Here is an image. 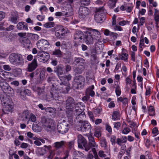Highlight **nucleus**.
<instances>
[{
	"mask_svg": "<svg viewBox=\"0 0 159 159\" xmlns=\"http://www.w3.org/2000/svg\"><path fill=\"white\" fill-rule=\"evenodd\" d=\"M49 45L48 42L44 39L39 40L36 43L37 48L40 51V52L46 50Z\"/></svg>",
	"mask_w": 159,
	"mask_h": 159,
	"instance_id": "obj_11",
	"label": "nucleus"
},
{
	"mask_svg": "<svg viewBox=\"0 0 159 159\" xmlns=\"http://www.w3.org/2000/svg\"><path fill=\"white\" fill-rule=\"evenodd\" d=\"M94 88V86L93 85L89 86L87 89V93L89 94L91 97H93L95 95V92L93 90Z\"/></svg>",
	"mask_w": 159,
	"mask_h": 159,
	"instance_id": "obj_31",
	"label": "nucleus"
},
{
	"mask_svg": "<svg viewBox=\"0 0 159 159\" xmlns=\"http://www.w3.org/2000/svg\"><path fill=\"white\" fill-rule=\"evenodd\" d=\"M2 102V115L8 114L9 112L12 113L14 107L12 101L10 99H6L3 100Z\"/></svg>",
	"mask_w": 159,
	"mask_h": 159,
	"instance_id": "obj_4",
	"label": "nucleus"
},
{
	"mask_svg": "<svg viewBox=\"0 0 159 159\" xmlns=\"http://www.w3.org/2000/svg\"><path fill=\"white\" fill-rule=\"evenodd\" d=\"M16 26L17 29L19 30H28L27 25L24 22H21L18 23Z\"/></svg>",
	"mask_w": 159,
	"mask_h": 159,
	"instance_id": "obj_27",
	"label": "nucleus"
},
{
	"mask_svg": "<svg viewBox=\"0 0 159 159\" xmlns=\"http://www.w3.org/2000/svg\"><path fill=\"white\" fill-rule=\"evenodd\" d=\"M116 16L114 15L112 18V25L113 26V28L115 31H121L123 30V29L120 26L116 25Z\"/></svg>",
	"mask_w": 159,
	"mask_h": 159,
	"instance_id": "obj_23",
	"label": "nucleus"
},
{
	"mask_svg": "<svg viewBox=\"0 0 159 159\" xmlns=\"http://www.w3.org/2000/svg\"><path fill=\"white\" fill-rule=\"evenodd\" d=\"M68 121L60 123L57 126V131L61 134L66 133L69 130L70 126L73 124V120L72 116L67 115Z\"/></svg>",
	"mask_w": 159,
	"mask_h": 159,
	"instance_id": "obj_2",
	"label": "nucleus"
},
{
	"mask_svg": "<svg viewBox=\"0 0 159 159\" xmlns=\"http://www.w3.org/2000/svg\"><path fill=\"white\" fill-rule=\"evenodd\" d=\"M101 135V131L100 129L98 128L95 129V132L94 133V135L95 137L99 138Z\"/></svg>",
	"mask_w": 159,
	"mask_h": 159,
	"instance_id": "obj_41",
	"label": "nucleus"
},
{
	"mask_svg": "<svg viewBox=\"0 0 159 159\" xmlns=\"http://www.w3.org/2000/svg\"><path fill=\"white\" fill-rule=\"evenodd\" d=\"M35 57L40 62L45 63L49 59L50 56L49 53L44 51L39 52Z\"/></svg>",
	"mask_w": 159,
	"mask_h": 159,
	"instance_id": "obj_8",
	"label": "nucleus"
},
{
	"mask_svg": "<svg viewBox=\"0 0 159 159\" xmlns=\"http://www.w3.org/2000/svg\"><path fill=\"white\" fill-rule=\"evenodd\" d=\"M126 8H125V11L127 12H129L131 11L132 9V7L129 5V4H125Z\"/></svg>",
	"mask_w": 159,
	"mask_h": 159,
	"instance_id": "obj_56",
	"label": "nucleus"
},
{
	"mask_svg": "<svg viewBox=\"0 0 159 159\" xmlns=\"http://www.w3.org/2000/svg\"><path fill=\"white\" fill-rule=\"evenodd\" d=\"M84 33L86 34H92L94 35H99L100 33L96 29H92L91 28H86L85 31Z\"/></svg>",
	"mask_w": 159,
	"mask_h": 159,
	"instance_id": "obj_22",
	"label": "nucleus"
},
{
	"mask_svg": "<svg viewBox=\"0 0 159 159\" xmlns=\"http://www.w3.org/2000/svg\"><path fill=\"white\" fill-rule=\"evenodd\" d=\"M88 145L89 146L90 148L91 147H92L93 148L92 149V151L94 155H97V152L95 149L97 147L98 145L96 143L94 140L89 142V145L88 144Z\"/></svg>",
	"mask_w": 159,
	"mask_h": 159,
	"instance_id": "obj_26",
	"label": "nucleus"
},
{
	"mask_svg": "<svg viewBox=\"0 0 159 159\" xmlns=\"http://www.w3.org/2000/svg\"><path fill=\"white\" fill-rule=\"evenodd\" d=\"M45 130L48 131L54 130L56 127L54 121L52 119L43 117L41 118V124Z\"/></svg>",
	"mask_w": 159,
	"mask_h": 159,
	"instance_id": "obj_3",
	"label": "nucleus"
},
{
	"mask_svg": "<svg viewBox=\"0 0 159 159\" xmlns=\"http://www.w3.org/2000/svg\"><path fill=\"white\" fill-rule=\"evenodd\" d=\"M120 59L125 61H127L128 58V55L126 53H122L119 56Z\"/></svg>",
	"mask_w": 159,
	"mask_h": 159,
	"instance_id": "obj_38",
	"label": "nucleus"
},
{
	"mask_svg": "<svg viewBox=\"0 0 159 159\" xmlns=\"http://www.w3.org/2000/svg\"><path fill=\"white\" fill-rule=\"evenodd\" d=\"M89 0H80V1L81 5H88L89 4Z\"/></svg>",
	"mask_w": 159,
	"mask_h": 159,
	"instance_id": "obj_50",
	"label": "nucleus"
},
{
	"mask_svg": "<svg viewBox=\"0 0 159 159\" xmlns=\"http://www.w3.org/2000/svg\"><path fill=\"white\" fill-rule=\"evenodd\" d=\"M116 138L114 136H111V142L112 144L113 145L115 143Z\"/></svg>",
	"mask_w": 159,
	"mask_h": 159,
	"instance_id": "obj_63",
	"label": "nucleus"
},
{
	"mask_svg": "<svg viewBox=\"0 0 159 159\" xmlns=\"http://www.w3.org/2000/svg\"><path fill=\"white\" fill-rule=\"evenodd\" d=\"M19 16L17 13L16 12L13 11L11 12L9 20L12 23L16 24L17 23V20Z\"/></svg>",
	"mask_w": 159,
	"mask_h": 159,
	"instance_id": "obj_19",
	"label": "nucleus"
},
{
	"mask_svg": "<svg viewBox=\"0 0 159 159\" xmlns=\"http://www.w3.org/2000/svg\"><path fill=\"white\" fill-rule=\"evenodd\" d=\"M74 100L71 97H69L66 100V108L67 115L72 116L73 111V106L74 104Z\"/></svg>",
	"mask_w": 159,
	"mask_h": 159,
	"instance_id": "obj_9",
	"label": "nucleus"
},
{
	"mask_svg": "<svg viewBox=\"0 0 159 159\" xmlns=\"http://www.w3.org/2000/svg\"><path fill=\"white\" fill-rule=\"evenodd\" d=\"M114 126V128H116L117 130L119 129L121 125V123L119 122H115L113 123Z\"/></svg>",
	"mask_w": 159,
	"mask_h": 159,
	"instance_id": "obj_47",
	"label": "nucleus"
},
{
	"mask_svg": "<svg viewBox=\"0 0 159 159\" xmlns=\"http://www.w3.org/2000/svg\"><path fill=\"white\" fill-rule=\"evenodd\" d=\"M3 68L4 70L7 71H10L11 69L10 66L7 65H4L3 66Z\"/></svg>",
	"mask_w": 159,
	"mask_h": 159,
	"instance_id": "obj_64",
	"label": "nucleus"
},
{
	"mask_svg": "<svg viewBox=\"0 0 159 159\" xmlns=\"http://www.w3.org/2000/svg\"><path fill=\"white\" fill-rule=\"evenodd\" d=\"M29 122L31 121L32 122H35L36 120V117L35 115L33 113H30L29 116Z\"/></svg>",
	"mask_w": 159,
	"mask_h": 159,
	"instance_id": "obj_44",
	"label": "nucleus"
},
{
	"mask_svg": "<svg viewBox=\"0 0 159 159\" xmlns=\"http://www.w3.org/2000/svg\"><path fill=\"white\" fill-rule=\"evenodd\" d=\"M55 32V36L58 38L60 39L67 33V30L62 26H59Z\"/></svg>",
	"mask_w": 159,
	"mask_h": 159,
	"instance_id": "obj_12",
	"label": "nucleus"
},
{
	"mask_svg": "<svg viewBox=\"0 0 159 159\" xmlns=\"http://www.w3.org/2000/svg\"><path fill=\"white\" fill-rule=\"evenodd\" d=\"M30 114L29 111L25 110L20 114V116L23 120L26 121L28 124L29 122V116Z\"/></svg>",
	"mask_w": 159,
	"mask_h": 159,
	"instance_id": "obj_20",
	"label": "nucleus"
},
{
	"mask_svg": "<svg viewBox=\"0 0 159 159\" xmlns=\"http://www.w3.org/2000/svg\"><path fill=\"white\" fill-rule=\"evenodd\" d=\"M121 66L120 63H118L116 65V67L114 70V71L118 73L120 71V70H119V69H120Z\"/></svg>",
	"mask_w": 159,
	"mask_h": 159,
	"instance_id": "obj_57",
	"label": "nucleus"
},
{
	"mask_svg": "<svg viewBox=\"0 0 159 159\" xmlns=\"http://www.w3.org/2000/svg\"><path fill=\"white\" fill-rule=\"evenodd\" d=\"M30 36L33 40H36L38 39L39 36L37 34H30Z\"/></svg>",
	"mask_w": 159,
	"mask_h": 159,
	"instance_id": "obj_49",
	"label": "nucleus"
},
{
	"mask_svg": "<svg viewBox=\"0 0 159 159\" xmlns=\"http://www.w3.org/2000/svg\"><path fill=\"white\" fill-rule=\"evenodd\" d=\"M111 32L109 31L108 30L105 29L104 31V34L106 36L110 35L111 33Z\"/></svg>",
	"mask_w": 159,
	"mask_h": 159,
	"instance_id": "obj_60",
	"label": "nucleus"
},
{
	"mask_svg": "<svg viewBox=\"0 0 159 159\" xmlns=\"http://www.w3.org/2000/svg\"><path fill=\"white\" fill-rule=\"evenodd\" d=\"M84 155L81 152L74 150L73 152V159H80L83 157Z\"/></svg>",
	"mask_w": 159,
	"mask_h": 159,
	"instance_id": "obj_24",
	"label": "nucleus"
},
{
	"mask_svg": "<svg viewBox=\"0 0 159 159\" xmlns=\"http://www.w3.org/2000/svg\"><path fill=\"white\" fill-rule=\"evenodd\" d=\"M89 9L86 7H81L79 9V15L82 18H84L87 16L89 13Z\"/></svg>",
	"mask_w": 159,
	"mask_h": 159,
	"instance_id": "obj_17",
	"label": "nucleus"
},
{
	"mask_svg": "<svg viewBox=\"0 0 159 159\" xmlns=\"http://www.w3.org/2000/svg\"><path fill=\"white\" fill-rule=\"evenodd\" d=\"M54 24L53 22L46 23L43 25V26L45 28H51L54 27Z\"/></svg>",
	"mask_w": 159,
	"mask_h": 159,
	"instance_id": "obj_45",
	"label": "nucleus"
},
{
	"mask_svg": "<svg viewBox=\"0 0 159 159\" xmlns=\"http://www.w3.org/2000/svg\"><path fill=\"white\" fill-rule=\"evenodd\" d=\"M117 0H110L108 2V5L110 8H113L116 6Z\"/></svg>",
	"mask_w": 159,
	"mask_h": 159,
	"instance_id": "obj_36",
	"label": "nucleus"
},
{
	"mask_svg": "<svg viewBox=\"0 0 159 159\" xmlns=\"http://www.w3.org/2000/svg\"><path fill=\"white\" fill-rule=\"evenodd\" d=\"M71 76L69 75L64 76H59V79L61 81L63 84H61L60 86L58 87L52 88V92H51L52 97L55 100H58V98L59 97V93H66L69 90L70 87L69 81L71 80Z\"/></svg>",
	"mask_w": 159,
	"mask_h": 159,
	"instance_id": "obj_1",
	"label": "nucleus"
},
{
	"mask_svg": "<svg viewBox=\"0 0 159 159\" xmlns=\"http://www.w3.org/2000/svg\"><path fill=\"white\" fill-rule=\"evenodd\" d=\"M145 22V18L144 17H142L139 19V23L140 25H142Z\"/></svg>",
	"mask_w": 159,
	"mask_h": 159,
	"instance_id": "obj_61",
	"label": "nucleus"
},
{
	"mask_svg": "<svg viewBox=\"0 0 159 159\" xmlns=\"http://www.w3.org/2000/svg\"><path fill=\"white\" fill-rule=\"evenodd\" d=\"M154 20L156 22L159 21V11L157 9H154Z\"/></svg>",
	"mask_w": 159,
	"mask_h": 159,
	"instance_id": "obj_37",
	"label": "nucleus"
},
{
	"mask_svg": "<svg viewBox=\"0 0 159 159\" xmlns=\"http://www.w3.org/2000/svg\"><path fill=\"white\" fill-rule=\"evenodd\" d=\"M52 54L56 56L57 57H60L62 55L61 52L59 49L55 50L53 52Z\"/></svg>",
	"mask_w": 159,
	"mask_h": 159,
	"instance_id": "obj_43",
	"label": "nucleus"
},
{
	"mask_svg": "<svg viewBox=\"0 0 159 159\" xmlns=\"http://www.w3.org/2000/svg\"><path fill=\"white\" fill-rule=\"evenodd\" d=\"M33 139L34 140V143L37 146H40L41 145V143L40 142V139H39L36 137H33Z\"/></svg>",
	"mask_w": 159,
	"mask_h": 159,
	"instance_id": "obj_40",
	"label": "nucleus"
},
{
	"mask_svg": "<svg viewBox=\"0 0 159 159\" xmlns=\"http://www.w3.org/2000/svg\"><path fill=\"white\" fill-rule=\"evenodd\" d=\"M8 152L9 154V159H12L13 158V156L16 153V152L12 149H10Z\"/></svg>",
	"mask_w": 159,
	"mask_h": 159,
	"instance_id": "obj_51",
	"label": "nucleus"
},
{
	"mask_svg": "<svg viewBox=\"0 0 159 159\" xmlns=\"http://www.w3.org/2000/svg\"><path fill=\"white\" fill-rule=\"evenodd\" d=\"M83 33L81 31H77L75 34L74 39L75 40H79V39L81 40L83 39Z\"/></svg>",
	"mask_w": 159,
	"mask_h": 159,
	"instance_id": "obj_32",
	"label": "nucleus"
},
{
	"mask_svg": "<svg viewBox=\"0 0 159 159\" xmlns=\"http://www.w3.org/2000/svg\"><path fill=\"white\" fill-rule=\"evenodd\" d=\"M88 137L89 140V142L94 140L92 134L91 133L88 134Z\"/></svg>",
	"mask_w": 159,
	"mask_h": 159,
	"instance_id": "obj_62",
	"label": "nucleus"
},
{
	"mask_svg": "<svg viewBox=\"0 0 159 159\" xmlns=\"http://www.w3.org/2000/svg\"><path fill=\"white\" fill-rule=\"evenodd\" d=\"M122 133L124 134H127L130 131V129L128 127H125L121 130Z\"/></svg>",
	"mask_w": 159,
	"mask_h": 159,
	"instance_id": "obj_46",
	"label": "nucleus"
},
{
	"mask_svg": "<svg viewBox=\"0 0 159 159\" xmlns=\"http://www.w3.org/2000/svg\"><path fill=\"white\" fill-rule=\"evenodd\" d=\"M85 43L87 44H92L93 43V39L91 34H85Z\"/></svg>",
	"mask_w": 159,
	"mask_h": 159,
	"instance_id": "obj_25",
	"label": "nucleus"
},
{
	"mask_svg": "<svg viewBox=\"0 0 159 159\" xmlns=\"http://www.w3.org/2000/svg\"><path fill=\"white\" fill-rule=\"evenodd\" d=\"M115 93L117 96H119L121 93V90L120 87L119 85H117L115 88Z\"/></svg>",
	"mask_w": 159,
	"mask_h": 159,
	"instance_id": "obj_42",
	"label": "nucleus"
},
{
	"mask_svg": "<svg viewBox=\"0 0 159 159\" xmlns=\"http://www.w3.org/2000/svg\"><path fill=\"white\" fill-rule=\"evenodd\" d=\"M16 92L17 93L19 94L20 97L22 99H24L25 97L22 94V91L20 88H18L17 89Z\"/></svg>",
	"mask_w": 159,
	"mask_h": 159,
	"instance_id": "obj_48",
	"label": "nucleus"
},
{
	"mask_svg": "<svg viewBox=\"0 0 159 159\" xmlns=\"http://www.w3.org/2000/svg\"><path fill=\"white\" fill-rule=\"evenodd\" d=\"M148 113L149 115L152 116L155 115V112L154 107L152 106H150L148 108Z\"/></svg>",
	"mask_w": 159,
	"mask_h": 159,
	"instance_id": "obj_34",
	"label": "nucleus"
},
{
	"mask_svg": "<svg viewBox=\"0 0 159 159\" xmlns=\"http://www.w3.org/2000/svg\"><path fill=\"white\" fill-rule=\"evenodd\" d=\"M38 63L36 58H34L30 63H29L27 67V71L31 72L34 70L38 67Z\"/></svg>",
	"mask_w": 159,
	"mask_h": 159,
	"instance_id": "obj_14",
	"label": "nucleus"
},
{
	"mask_svg": "<svg viewBox=\"0 0 159 159\" xmlns=\"http://www.w3.org/2000/svg\"><path fill=\"white\" fill-rule=\"evenodd\" d=\"M65 142L64 141L57 142L54 143L53 145L54 147L56 149H58L63 147L65 144Z\"/></svg>",
	"mask_w": 159,
	"mask_h": 159,
	"instance_id": "obj_30",
	"label": "nucleus"
},
{
	"mask_svg": "<svg viewBox=\"0 0 159 159\" xmlns=\"http://www.w3.org/2000/svg\"><path fill=\"white\" fill-rule=\"evenodd\" d=\"M85 107L82 102L77 103L75 105V108L76 115L80 116L82 115L83 111L84 110Z\"/></svg>",
	"mask_w": 159,
	"mask_h": 159,
	"instance_id": "obj_15",
	"label": "nucleus"
},
{
	"mask_svg": "<svg viewBox=\"0 0 159 159\" xmlns=\"http://www.w3.org/2000/svg\"><path fill=\"white\" fill-rule=\"evenodd\" d=\"M88 114L90 119L92 120L93 122L94 121V118L93 116V113L91 111H89L88 112Z\"/></svg>",
	"mask_w": 159,
	"mask_h": 159,
	"instance_id": "obj_55",
	"label": "nucleus"
},
{
	"mask_svg": "<svg viewBox=\"0 0 159 159\" xmlns=\"http://www.w3.org/2000/svg\"><path fill=\"white\" fill-rule=\"evenodd\" d=\"M74 82L77 85V89L81 88L83 87L85 84V79L81 76H79L75 78L74 80Z\"/></svg>",
	"mask_w": 159,
	"mask_h": 159,
	"instance_id": "obj_16",
	"label": "nucleus"
},
{
	"mask_svg": "<svg viewBox=\"0 0 159 159\" xmlns=\"http://www.w3.org/2000/svg\"><path fill=\"white\" fill-rule=\"evenodd\" d=\"M117 101L122 102L124 105H126L128 103V99L126 97H120L117 98Z\"/></svg>",
	"mask_w": 159,
	"mask_h": 159,
	"instance_id": "obj_35",
	"label": "nucleus"
},
{
	"mask_svg": "<svg viewBox=\"0 0 159 159\" xmlns=\"http://www.w3.org/2000/svg\"><path fill=\"white\" fill-rule=\"evenodd\" d=\"M9 60L11 64L19 65L23 64L24 62L22 56L19 54H11L9 56Z\"/></svg>",
	"mask_w": 159,
	"mask_h": 159,
	"instance_id": "obj_6",
	"label": "nucleus"
},
{
	"mask_svg": "<svg viewBox=\"0 0 159 159\" xmlns=\"http://www.w3.org/2000/svg\"><path fill=\"white\" fill-rule=\"evenodd\" d=\"M78 143L79 148L84 149L86 151L89 150L90 147L87 144V141L81 134L78 135Z\"/></svg>",
	"mask_w": 159,
	"mask_h": 159,
	"instance_id": "obj_7",
	"label": "nucleus"
},
{
	"mask_svg": "<svg viewBox=\"0 0 159 159\" xmlns=\"http://www.w3.org/2000/svg\"><path fill=\"white\" fill-rule=\"evenodd\" d=\"M69 155V152L67 151L64 152L61 154V157H55V159H66Z\"/></svg>",
	"mask_w": 159,
	"mask_h": 159,
	"instance_id": "obj_33",
	"label": "nucleus"
},
{
	"mask_svg": "<svg viewBox=\"0 0 159 159\" xmlns=\"http://www.w3.org/2000/svg\"><path fill=\"white\" fill-rule=\"evenodd\" d=\"M0 87L2 90L4 92L10 94L11 96H13L14 94V91L9 85L5 80L2 78L0 80Z\"/></svg>",
	"mask_w": 159,
	"mask_h": 159,
	"instance_id": "obj_5",
	"label": "nucleus"
},
{
	"mask_svg": "<svg viewBox=\"0 0 159 159\" xmlns=\"http://www.w3.org/2000/svg\"><path fill=\"white\" fill-rule=\"evenodd\" d=\"M84 59L81 58H77L75 59V62L78 65H82L84 64Z\"/></svg>",
	"mask_w": 159,
	"mask_h": 159,
	"instance_id": "obj_39",
	"label": "nucleus"
},
{
	"mask_svg": "<svg viewBox=\"0 0 159 159\" xmlns=\"http://www.w3.org/2000/svg\"><path fill=\"white\" fill-rule=\"evenodd\" d=\"M129 21L127 20H123L119 21L118 24L120 26H123L127 24Z\"/></svg>",
	"mask_w": 159,
	"mask_h": 159,
	"instance_id": "obj_54",
	"label": "nucleus"
},
{
	"mask_svg": "<svg viewBox=\"0 0 159 159\" xmlns=\"http://www.w3.org/2000/svg\"><path fill=\"white\" fill-rule=\"evenodd\" d=\"M105 18V14L101 10H99L96 12L94 19L97 22L101 23Z\"/></svg>",
	"mask_w": 159,
	"mask_h": 159,
	"instance_id": "obj_13",
	"label": "nucleus"
},
{
	"mask_svg": "<svg viewBox=\"0 0 159 159\" xmlns=\"http://www.w3.org/2000/svg\"><path fill=\"white\" fill-rule=\"evenodd\" d=\"M56 72L57 73L59 77L60 75L63 74L64 70V67L62 65H60L56 67Z\"/></svg>",
	"mask_w": 159,
	"mask_h": 159,
	"instance_id": "obj_29",
	"label": "nucleus"
},
{
	"mask_svg": "<svg viewBox=\"0 0 159 159\" xmlns=\"http://www.w3.org/2000/svg\"><path fill=\"white\" fill-rule=\"evenodd\" d=\"M91 128V125L87 121H80L76 125V128L78 130L85 131Z\"/></svg>",
	"mask_w": 159,
	"mask_h": 159,
	"instance_id": "obj_10",
	"label": "nucleus"
},
{
	"mask_svg": "<svg viewBox=\"0 0 159 159\" xmlns=\"http://www.w3.org/2000/svg\"><path fill=\"white\" fill-rule=\"evenodd\" d=\"M152 133L153 136H156L158 134V131L157 128L154 127L152 130Z\"/></svg>",
	"mask_w": 159,
	"mask_h": 159,
	"instance_id": "obj_53",
	"label": "nucleus"
},
{
	"mask_svg": "<svg viewBox=\"0 0 159 159\" xmlns=\"http://www.w3.org/2000/svg\"><path fill=\"white\" fill-rule=\"evenodd\" d=\"M120 113L119 111H114L112 115V119L114 120H119L120 119Z\"/></svg>",
	"mask_w": 159,
	"mask_h": 159,
	"instance_id": "obj_28",
	"label": "nucleus"
},
{
	"mask_svg": "<svg viewBox=\"0 0 159 159\" xmlns=\"http://www.w3.org/2000/svg\"><path fill=\"white\" fill-rule=\"evenodd\" d=\"M101 111V108L100 107H98L95 108L93 110V113L94 114L98 115L100 113Z\"/></svg>",
	"mask_w": 159,
	"mask_h": 159,
	"instance_id": "obj_52",
	"label": "nucleus"
},
{
	"mask_svg": "<svg viewBox=\"0 0 159 159\" xmlns=\"http://www.w3.org/2000/svg\"><path fill=\"white\" fill-rule=\"evenodd\" d=\"M1 70L0 73V78L2 79V78H3L5 81L6 80V79H7V78H9L11 76L12 74L9 72L5 71L2 69H0Z\"/></svg>",
	"mask_w": 159,
	"mask_h": 159,
	"instance_id": "obj_21",
	"label": "nucleus"
},
{
	"mask_svg": "<svg viewBox=\"0 0 159 159\" xmlns=\"http://www.w3.org/2000/svg\"><path fill=\"white\" fill-rule=\"evenodd\" d=\"M100 144L102 147H105L106 146V139H102L100 141Z\"/></svg>",
	"mask_w": 159,
	"mask_h": 159,
	"instance_id": "obj_59",
	"label": "nucleus"
},
{
	"mask_svg": "<svg viewBox=\"0 0 159 159\" xmlns=\"http://www.w3.org/2000/svg\"><path fill=\"white\" fill-rule=\"evenodd\" d=\"M20 43L25 49H29L32 47V44L29 39L22 38L20 40Z\"/></svg>",
	"mask_w": 159,
	"mask_h": 159,
	"instance_id": "obj_18",
	"label": "nucleus"
},
{
	"mask_svg": "<svg viewBox=\"0 0 159 159\" xmlns=\"http://www.w3.org/2000/svg\"><path fill=\"white\" fill-rule=\"evenodd\" d=\"M5 13L3 11H0V21H2L5 17Z\"/></svg>",
	"mask_w": 159,
	"mask_h": 159,
	"instance_id": "obj_58",
	"label": "nucleus"
}]
</instances>
